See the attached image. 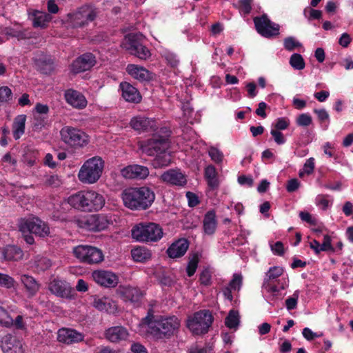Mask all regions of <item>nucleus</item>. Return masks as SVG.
I'll return each mask as SVG.
<instances>
[{"instance_id": "1", "label": "nucleus", "mask_w": 353, "mask_h": 353, "mask_svg": "<svg viewBox=\"0 0 353 353\" xmlns=\"http://www.w3.org/2000/svg\"><path fill=\"white\" fill-rule=\"evenodd\" d=\"M143 321L148 325V332L157 340L170 339L179 332L181 326V321L176 316H155L152 310L148 311Z\"/></svg>"}, {"instance_id": "2", "label": "nucleus", "mask_w": 353, "mask_h": 353, "mask_svg": "<svg viewBox=\"0 0 353 353\" xmlns=\"http://www.w3.org/2000/svg\"><path fill=\"white\" fill-rule=\"evenodd\" d=\"M65 201L72 208L86 212H99L105 204V196L92 189L78 191L68 196Z\"/></svg>"}, {"instance_id": "3", "label": "nucleus", "mask_w": 353, "mask_h": 353, "mask_svg": "<svg viewBox=\"0 0 353 353\" xmlns=\"http://www.w3.org/2000/svg\"><path fill=\"white\" fill-rule=\"evenodd\" d=\"M123 204L130 210H145L154 202L155 195L149 188H129L121 195Z\"/></svg>"}, {"instance_id": "4", "label": "nucleus", "mask_w": 353, "mask_h": 353, "mask_svg": "<svg viewBox=\"0 0 353 353\" xmlns=\"http://www.w3.org/2000/svg\"><path fill=\"white\" fill-rule=\"evenodd\" d=\"M169 147L167 138L153 137L143 146V151L149 156H154L152 164L157 169L168 166L171 163V155L168 151Z\"/></svg>"}, {"instance_id": "5", "label": "nucleus", "mask_w": 353, "mask_h": 353, "mask_svg": "<svg viewBox=\"0 0 353 353\" xmlns=\"http://www.w3.org/2000/svg\"><path fill=\"white\" fill-rule=\"evenodd\" d=\"M104 168V161L99 156L86 160L79 172V180L85 184L95 183L101 178Z\"/></svg>"}, {"instance_id": "6", "label": "nucleus", "mask_w": 353, "mask_h": 353, "mask_svg": "<svg viewBox=\"0 0 353 353\" xmlns=\"http://www.w3.org/2000/svg\"><path fill=\"white\" fill-rule=\"evenodd\" d=\"M132 236L137 241H158L163 236L162 228L157 223H139L132 229Z\"/></svg>"}, {"instance_id": "7", "label": "nucleus", "mask_w": 353, "mask_h": 353, "mask_svg": "<svg viewBox=\"0 0 353 353\" xmlns=\"http://www.w3.org/2000/svg\"><path fill=\"white\" fill-rule=\"evenodd\" d=\"M77 223L83 229L99 232L107 229L112 224V216L105 214H88L77 219Z\"/></svg>"}, {"instance_id": "8", "label": "nucleus", "mask_w": 353, "mask_h": 353, "mask_svg": "<svg viewBox=\"0 0 353 353\" xmlns=\"http://www.w3.org/2000/svg\"><path fill=\"white\" fill-rule=\"evenodd\" d=\"M212 321L213 317L209 311L201 310L188 318L187 326L194 334H204L208 332Z\"/></svg>"}, {"instance_id": "9", "label": "nucleus", "mask_w": 353, "mask_h": 353, "mask_svg": "<svg viewBox=\"0 0 353 353\" xmlns=\"http://www.w3.org/2000/svg\"><path fill=\"white\" fill-rule=\"evenodd\" d=\"M18 228L22 234L32 233L40 237L48 236L50 233L48 225L35 216L21 219Z\"/></svg>"}, {"instance_id": "10", "label": "nucleus", "mask_w": 353, "mask_h": 353, "mask_svg": "<svg viewBox=\"0 0 353 353\" xmlns=\"http://www.w3.org/2000/svg\"><path fill=\"white\" fill-rule=\"evenodd\" d=\"M97 14L96 9L91 6H84L75 12L68 14V23L72 28H81L87 26L94 20Z\"/></svg>"}, {"instance_id": "11", "label": "nucleus", "mask_w": 353, "mask_h": 353, "mask_svg": "<svg viewBox=\"0 0 353 353\" xmlns=\"http://www.w3.org/2000/svg\"><path fill=\"white\" fill-rule=\"evenodd\" d=\"M141 37L142 35L139 34H129L123 39L121 46L130 54L140 59L145 60L150 57L151 54L149 50L141 43Z\"/></svg>"}, {"instance_id": "12", "label": "nucleus", "mask_w": 353, "mask_h": 353, "mask_svg": "<svg viewBox=\"0 0 353 353\" xmlns=\"http://www.w3.org/2000/svg\"><path fill=\"white\" fill-rule=\"evenodd\" d=\"M73 254L82 263H99L104 258L100 249L88 245H79L74 247Z\"/></svg>"}, {"instance_id": "13", "label": "nucleus", "mask_w": 353, "mask_h": 353, "mask_svg": "<svg viewBox=\"0 0 353 353\" xmlns=\"http://www.w3.org/2000/svg\"><path fill=\"white\" fill-rule=\"evenodd\" d=\"M60 134L62 141L71 147L82 148L88 143L87 135L77 128L65 126Z\"/></svg>"}, {"instance_id": "14", "label": "nucleus", "mask_w": 353, "mask_h": 353, "mask_svg": "<svg viewBox=\"0 0 353 353\" xmlns=\"http://www.w3.org/2000/svg\"><path fill=\"white\" fill-rule=\"evenodd\" d=\"M48 289L59 297L68 299L74 298V290L70 283L58 277H52L48 284Z\"/></svg>"}, {"instance_id": "15", "label": "nucleus", "mask_w": 353, "mask_h": 353, "mask_svg": "<svg viewBox=\"0 0 353 353\" xmlns=\"http://www.w3.org/2000/svg\"><path fill=\"white\" fill-rule=\"evenodd\" d=\"M257 32L265 37H270L279 34V25L272 23L266 14L254 19Z\"/></svg>"}, {"instance_id": "16", "label": "nucleus", "mask_w": 353, "mask_h": 353, "mask_svg": "<svg viewBox=\"0 0 353 353\" xmlns=\"http://www.w3.org/2000/svg\"><path fill=\"white\" fill-rule=\"evenodd\" d=\"M162 182L170 185L183 187L187 183L186 176L179 169H170L160 176Z\"/></svg>"}, {"instance_id": "17", "label": "nucleus", "mask_w": 353, "mask_h": 353, "mask_svg": "<svg viewBox=\"0 0 353 353\" xmlns=\"http://www.w3.org/2000/svg\"><path fill=\"white\" fill-rule=\"evenodd\" d=\"M121 175L129 179H145L149 175V170L147 167L134 164L125 167L121 170Z\"/></svg>"}, {"instance_id": "18", "label": "nucleus", "mask_w": 353, "mask_h": 353, "mask_svg": "<svg viewBox=\"0 0 353 353\" xmlns=\"http://www.w3.org/2000/svg\"><path fill=\"white\" fill-rule=\"evenodd\" d=\"M92 277L96 283L106 288H114L118 283L117 276L108 271H94L92 273Z\"/></svg>"}, {"instance_id": "19", "label": "nucleus", "mask_w": 353, "mask_h": 353, "mask_svg": "<svg viewBox=\"0 0 353 353\" xmlns=\"http://www.w3.org/2000/svg\"><path fill=\"white\" fill-rule=\"evenodd\" d=\"M96 63L94 56L86 53L77 58L72 64V70L75 73L90 70Z\"/></svg>"}, {"instance_id": "20", "label": "nucleus", "mask_w": 353, "mask_h": 353, "mask_svg": "<svg viewBox=\"0 0 353 353\" xmlns=\"http://www.w3.org/2000/svg\"><path fill=\"white\" fill-rule=\"evenodd\" d=\"M84 339V335L75 330L68 328L59 329L57 333V340L66 344L79 343Z\"/></svg>"}, {"instance_id": "21", "label": "nucleus", "mask_w": 353, "mask_h": 353, "mask_svg": "<svg viewBox=\"0 0 353 353\" xmlns=\"http://www.w3.org/2000/svg\"><path fill=\"white\" fill-rule=\"evenodd\" d=\"M64 97L67 103L74 108L81 110L87 105L88 101L85 96L75 90H66Z\"/></svg>"}, {"instance_id": "22", "label": "nucleus", "mask_w": 353, "mask_h": 353, "mask_svg": "<svg viewBox=\"0 0 353 353\" xmlns=\"http://www.w3.org/2000/svg\"><path fill=\"white\" fill-rule=\"evenodd\" d=\"M130 124L134 130L140 132L154 130L156 127L155 120L142 116L133 117Z\"/></svg>"}, {"instance_id": "23", "label": "nucleus", "mask_w": 353, "mask_h": 353, "mask_svg": "<svg viewBox=\"0 0 353 353\" xmlns=\"http://www.w3.org/2000/svg\"><path fill=\"white\" fill-rule=\"evenodd\" d=\"M129 334L123 326H114L105 331V338L111 343H119L127 339Z\"/></svg>"}, {"instance_id": "24", "label": "nucleus", "mask_w": 353, "mask_h": 353, "mask_svg": "<svg viewBox=\"0 0 353 353\" xmlns=\"http://www.w3.org/2000/svg\"><path fill=\"white\" fill-rule=\"evenodd\" d=\"M121 94L123 98L128 102L139 103L141 100V96L138 90L127 82L120 83Z\"/></svg>"}, {"instance_id": "25", "label": "nucleus", "mask_w": 353, "mask_h": 353, "mask_svg": "<svg viewBox=\"0 0 353 353\" xmlns=\"http://www.w3.org/2000/svg\"><path fill=\"white\" fill-rule=\"evenodd\" d=\"M188 247V241L185 239H180L172 243L167 250V254L170 258H179L185 254Z\"/></svg>"}, {"instance_id": "26", "label": "nucleus", "mask_w": 353, "mask_h": 353, "mask_svg": "<svg viewBox=\"0 0 353 353\" xmlns=\"http://www.w3.org/2000/svg\"><path fill=\"white\" fill-rule=\"evenodd\" d=\"M92 304L94 307L102 312L113 313L117 310L116 303L112 299L105 296H93V301Z\"/></svg>"}, {"instance_id": "27", "label": "nucleus", "mask_w": 353, "mask_h": 353, "mask_svg": "<svg viewBox=\"0 0 353 353\" xmlns=\"http://www.w3.org/2000/svg\"><path fill=\"white\" fill-rule=\"evenodd\" d=\"M29 17L32 21L34 27L41 28H46L52 20V17L49 14L35 10L29 12Z\"/></svg>"}, {"instance_id": "28", "label": "nucleus", "mask_w": 353, "mask_h": 353, "mask_svg": "<svg viewBox=\"0 0 353 353\" xmlns=\"http://www.w3.org/2000/svg\"><path fill=\"white\" fill-rule=\"evenodd\" d=\"M126 71L132 78L140 81H146L151 79V73L143 66L129 64Z\"/></svg>"}, {"instance_id": "29", "label": "nucleus", "mask_w": 353, "mask_h": 353, "mask_svg": "<svg viewBox=\"0 0 353 353\" xmlns=\"http://www.w3.org/2000/svg\"><path fill=\"white\" fill-rule=\"evenodd\" d=\"M21 281L23 284L29 297L34 296L39 290V284L31 276L22 275L21 276Z\"/></svg>"}, {"instance_id": "30", "label": "nucleus", "mask_w": 353, "mask_h": 353, "mask_svg": "<svg viewBox=\"0 0 353 353\" xmlns=\"http://www.w3.org/2000/svg\"><path fill=\"white\" fill-rule=\"evenodd\" d=\"M216 228V214L214 211H209L203 219V230L205 234L211 235Z\"/></svg>"}, {"instance_id": "31", "label": "nucleus", "mask_w": 353, "mask_h": 353, "mask_svg": "<svg viewBox=\"0 0 353 353\" xmlns=\"http://www.w3.org/2000/svg\"><path fill=\"white\" fill-rule=\"evenodd\" d=\"M2 256L6 261H17L23 256L22 250L14 245H8L2 251Z\"/></svg>"}, {"instance_id": "32", "label": "nucleus", "mask_w": 353, "mask_h": 353, "mask_svg": "<svg viewBox=\"0 0 353 353\" xmlns=\"http://www.w3.org/2000/svg\"><path fill=\"white\" fill-rule=\"evenodd\" d=\"M26 121L25 114H19L15 117L12 125V133L15 139H19L24 134Z\"/></svg>"}, {"instance_id": "33", "label": "nucleus", "mask_w": 353, "mask_h": 353, "mask_svg": "<svg viewBox=\"0 0 353 353\" xmlns=\"http://www.w3.org/2000/svg\"><path fill=\"white\" fill-rule=\"evenodd\" d=\"M122 294L126 301L132 303H138L143 296V293L139 288L130 286L124 288Z\"/></svg>"}, {"instance_id": "34", "label": "nucleus", "mask_w": 353, "mask_h": 353, "mask_svg": "<svg viewBox=\"0 0 353 353\" xmlns=\"http://www.w3.org/2000/svg\"><path fill=\"white\" fill-rule=\"evenodd\" d=\"M133 260L137 263H145L151 258L150 252L145 248L138 247L131 251Z\"/></svg>"}, {"instance_id": "35", "label": "nucleus", "mask_w": 353, "mask_h": 353, "mask_svg": "<svg viewBox=\"0 0 353 353\" xmlns=\"http://www.w3.org/2000/svg\"><path fill=\"white\" fill-rule=\"evenodd\" d=\"M205 177L210 187L215 188L218 185L216 170L214 165H210L205 168Z\"/></svg>"}, {"instance_id": "36", "label": "nucleus", "mask_w": 353, "mask_h": 353, "mask_svg": "<svg viewBox=\"0 0 353 353\" xmlns=\"http://www.w3.org/2000/svg\"><path fill=\"white\" fill-rule=\"evenodd\" d=\"M240 323V315L237 310H231L225 319V325L230 329H236Z\"/></svg>"}, {"instance_id": "37", "label": "nucleus", "mask_w": 353, "mask_h": 353, "mask_svg": "<svg viewBox=\"0 0 353 353\" xmlns=\"http://www.w3.org/2000/svg\"><path fill=\"white\" fill-rule=\"evenodd\" d=\"M208 153L211 160L216 164L223 161L224 154L223 152L216 146H210L208 148Z\"/></svg>"}, {"instance_id": "38", "label": "nucleus", "mask_w": 353, "mask_h": 353, "mask_svg": "<svg viewBox=\"0 0 353 353\" xmlns=\"http://www.w3.org/2000/svg\"><path fill=\"white\" fill-rule=\"evenodd\" d=\"M161 55L166 61L167 63L172 68H176L179 63V60L177 56L172 52L163 49L161 51Z\"/></svg>"}, {"instance_id": "39", "label": "nucleus", "mask_w": 353, "mask_h": 353, "mask_svg": "<svg viewBox=\"0 0 353 353\" xmlns=\"http://www.w3.org/2000/svg\"><path fill=\"white\" fill-rule=\"evenodd\" d=\"M290 64L294 69L301 70L305 68V61L299 54H293L290 59Z\"/></svg>"}, {"instance_id": "40", "label": "nucleus", "mask_w": 353, "mask_h": 353, "mask_svg": "<svg viewBox=\"0 0 353 353\" xmlns=\"http://www.w3.org/2000/svg\"><path fill=\"white\" fill-rule=\"evenodd\" d=\"M38 68L43 72L50 70L52 68V62L50 59L43 56L42 58H36L34 60Z\"/></svg>"}, {"instance_id": "41", "label": "nucleus", "mask_w": 353, "mask_h": 353, "mask_svg": "<svg viewBox=\"0 0 353 353\" xmlns=\"http://www.w3.org/2000/svg\"><path fill=\"white\" fill-rule=\"evenodd\" d=\"M327 195L320 194L316 198V204L323 210L329 208L332 204V200L329 199Z\"/></svg>"}, {"instance_id": "42", "label": "nucleus", "mask_w": 353, "mask_h": 353, "mask_svg": "<svg viewBox=\"0 0 353 353\" xmlns=\"http://www.w3.org/2000/svg\"><path fill=\"white\" fill-rule=\"evenodd\" d=\"M47 123V118L44 115L33 114L32 125L35 130H41Z\"/></svg>"}, {"instance_id": "43", "label": "nucleus", "mask_w": 353, "mask_h": 353, "mask_svg": "<svg viewBox=\"0 0 353 353\" xmlns=\"http://www.w3.org/2000/svg\"><path fill=\"white\" fill-rule=\"evenodd\" d=\"M283 46L288 51H292L302 46L301 43L293 37H286L283 41Z\"/></svg>"}, {"instance_id": "44", "label": "nucleus", "mask_w": 353, "mask_h": 353, "mask_svg": "<svg viewBox=\"0 0 353 353\" xmlns=\"http://www.w3.org/2000/svg\"><path fill=\"white\" fill-rule=\"evenodd\" d=\"M290 120L286 117H280L276 119L274 123L272 125V129H277V130H285L290 125Z\"/></svg>"}, {"instance_id": "45", "label": "nucleus", "mask_w": 353, "mask_h": 353, "mask_svg": "<svg viewBox=\"0 0 353 353\" xmlns=\"http://www.w3.org/2000/svg\"><path fill=\"white\" fill-rule=\"evenodd\" d=\"M270 247L272 253L275 255L283 256L285 253V248L281 241H270Z\"/></svg>"}, {"instance_id": "46", "label": "nucleus", "mask_w": 353, "mask_h": 353, "mask_svg": "<svg viewBox=\"0 0 353 353\" xmlns=\"http://www.w3.org/2000/svg\"><path fill=\"white\" fill-rule=\"evenodd\" d=\"M204 259L205 257L201 251L192 252L189 255L188 265H198L199 263H203Z\"/></svg>"}, {"instance_id": "47", "label": "nucleus", "mask_w": 353, "mask_h": 353, "mask_svg": "<svg viewBox=\"0 0 353 353\" xmlns=\"http://www.w3.org/2000/svg\"><path fill=\"white\" fill-rule=\"evenodd\" d=\"M303 14L305 17L307 18L309 20L319 19L322 16V12L307 7L303 10Z\"/></svg>"}, {"instance_id": "48", "label": "nucleus", "mask_w": 353, "mask_h": 353, "mask_svg": "<svg viewBox=\"0 0 353 353\" xmlns=\"http://www.w3.org/2000/svg\"><path fill=\"white\" fill-rule=\"evenodd\" d=\"M181 110L183 111V121L192 123L191 120L192 114L193 112L192 108L188 102L184 103L182 105Z\"/></svg>"}, {"instance_id": "49", "label": "nucleus", "mask_w": 353, "mask_h": 353, "mask_svg": "<svg viewBox=\"0 0 353 353\" xmlns=\"http://www.w3.org/2000/svg\"><path fill=\"white\" fill-rule=\"evenodd\" d=\"M296 122L299 126L307 127L312 123V119L309 114L303 113L296 118Z\"/></svg>"}, {"instance_id": "50", "label": "nucleus", "mask_w": 353, "mask_h": 353, "mask_svg": "<svg viewBox=\"0 0 353 353\" xmlns=\"http://www.w3.org/2000/svg\"><path fill=\"white\" fill-rule=\"evenodd\" d=\"M270 134L274 142L277 145H283L284 143H285L286 139L284 137L283 134L280 130H277V129L271 128Z\"/></svg>"}, {"instance_id": "51", "label": "nucleus", "mask_w": 353, "mask_h": 353, "mask_svg": "<svg viewBox=\"0 0 353 353\" xmlns=\"http://www.w3.org/2000/svg\"><path fill=\"white\" fill-rule=\"evenodd\" d=\"M14 280L8 274L0 273V286L6 288H11L14 287Z\"/></svg>"}, {"instance_id": "52", "label": "nucleus", "mask_w": 353, "mask_h": 353, "mask_svg": "<svg viewBox=\"0 0 353 353\" xmlns=\"http://www.w3.org/2000/svg\"><path fill=\"white\" fill-rule=\"evenodd\" d=\"M0 323L6 327H9L12 324V318L10 317L7 311L2 307H0Z\"/></svg>"}, {"instance_id": "53", "label": "nucleus", "mask_w": 353, "mask_h": 353, "mask_svg": "<svg viewBox=\"0 0 353 353\" xmlns=\"http://www.w3.org/2000/svg\"><path fill=\"white\" fill-rule=\"evenodd\" d=\"M283 272V270L281 266H272L267 272V276L270 280L275 279L280 276Z\"/></svg>"}, {"instance_id": "54", "label": "nucleus", "mask_w": 353, "mask_h": 353, "mask_svg": "<svg viewBox=\"0 0 353 353\" xmlns=\"http://www.w3.org/2000/svg\"><path fill=\"white\" fill-rule=\"evenodd\" d=\"M252 0H239V7L241 13L248 14L252 9L251 3Z\"/></svg>"}, {"instance_id": "55", "label": "nucleus", "mask_w": 353, "mask_h": 353, "mask_svg": "<svg viewBox=\"0 0 353 353\" xmlns=\"http://www.w3.org/2000/svg\"><path fill=\"white\" fill-rule=\"evenodd\" d=\"M11 97L12 91L8 87L3 86L0 88V102H6L8 101Z\"/></svg>"}, {"instance_id": "56", "label": "nucleus", "mask_w": 353, "mask_h": 353, "mask_svg": "<svg viewBox=\"0 0 353 353\" xmlns=\"http://www.w3.org/2000/svg\"><path fill=\"white\" fill-rule=\"evenodd\" d=\"M200 281L201 284L209 285L211 283V272L208 268H205L200 275Z\"/></svg>"}, {"instance_id": "57", "label": "nucleus", "mask_w": 353, "mask_h": 353, "mask_svg": "<svg viewBox=\"0 0 353 353\" xmlns=\"http://www.w3.org/2000/svg\"><path fill=\"white\" fill-rule=\"evenodd\" d=\"M46 183L50 186L57 187L61 184V180L58 175H51L47 177Z\"/></svg>"}, {"instance_id": "58", "label": "nucleus", "mask_w": 353, "mask_h": 353, "mask_svg": "<svg viewBox=\"0 0 353 353\" xmlns=\"http://www.w3.org/2000/svg\"><path fill=\"white\" fill-rule=\"evenodd\" d=\"M242 283V276L241 274H234L233 279L230 283V286L233 290H237L240 288Z\"/></svg>"}, {"instance_id": "59", "label": "nucleus", "mask_w": 353, "mask_h": 353, "mask_svg": "<svg viewBox=\"0 0 353 353\" xmlns=\"http://www.w3.org/2000/svg\"><path fill=\"white\" fill-rule=\"evenodd\" d=\"M43 164L50 168L54 169L57 166V163L54 160L53 156L50 153H47L43 161Z\"/></svg>"}, {"instance_id": "60", "label": "nucleus", "mask_w": 353, "mask_h": 353, "mask_svg": "<svg viewBox=\"0 0 353 353\" xmlns=\"http://www.w3.org/2000/svg\"><path fill=\"white\" fill-rule=\"evenodd\" d=\"M299 217L303 221L307 222L311 225L316 224V219L307 212L301 211L299 213Z\"/></svg>"}, {"instance_id": "61", "label": "nucleus", "mask_w": 353, "mask_h": 353, "mask_svg": "<svg viewBox=\"0 0 353 353\" xmlns=\"http://www.w3.org/2000/svg\"><path fill=\"white\" fill-rule=\"evenodd\" d=\"M300 186V183L296 179H292L288 181L286 186V189L289 192H293L296 191Z\"/></svg>"}, {"instance_id": "62", "label": "nucleus", "mask_w": 353, "mask_h": 353, "mask_svg": "<svg viewBox=\"0 0 353 353\" xmlns=\"http://www.w3.org/2000/svg\"><path fill=\"white\" fill-rule=\"evenodd\" d=\"M314 169V159L310 158L305 163L303 172L307 174H310L313 172Z\"/></svg>"}, {"instance_id": "63", "label": "nucleus", "mask_w": 353, "mask_h": 353, "mask_svg": "<svg viewBox=\"0 0 353 353\" xmlns=\"http://www.w3.org/2000/svg\"><path fill=\"white\" fill-rule=\"evenodd\" d=\"M186 197L188 199V205L190 207H194L199 203L198 196L194 193L188 192L186 193Z\"/></svg>"}, {"instance_id": "64", "label": "nucleus", "mask_w": 353, "mask_h": 353, "mask_svg": "<svg viewBox=\"0 0 353 353\" xmlns=\"http://www.w3.org/2000/svg\"><path fill=\"white\" fill-rule=\"evenodd\" d=\"M131 351L133 353H148L146 348L139 343H134L132 344Z\"/></svg>"}]
</instances>
